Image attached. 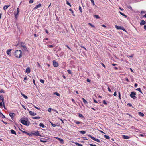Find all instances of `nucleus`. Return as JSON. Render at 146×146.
<instances>
[{
    "label": "nucleus",
    "mask_w": 146,
    "mask_h": 146,
    "mask_svg": "<svg viewBox=\"0 0 146 146\" xmlns=\"http://www.w3.org/2000/svg\"><path fill=\"white\" fill-rule=\"evenodd\" d=\"M37 65H38V66L39 67H41V65H40V64L38 63H37Z\"/></svg>",
    "instance_id": "5fc2aeb1"
},
{
    "label": "nucleus",
    "mask_w": 146,
    "mask_h": 146,
    "mask_svg": "<svg viewBox=\"0 0 146 146\" xmlns=\"http://www.w3.org/2000/svg\"><path fill=\"white\" fill-rule=\"evenodd\" d=\"M127 105H129V106H131L132 105L131 103H129L127 104Z\"/></svg>",
    "instance_id": "052dcab7"
},
{
    "label": "nucleus",
    "mask_w": 146,
    "mask_h": 146,
    "mask_svg": "<svg viewBox=\"0 0 146 146\" xmlns=\"http://www.w3.org/2000/svg\"><path fill=\"white\" fill-rule=\"evenodd\" d=\"M48 46L49 48H52L54 47V46L53 45H48Z\"/></svg>",
    "instance_id": "de8ad7c7"
},
{
    "label": "nucleus",
    "mask_w": 146,
    "mask_h": 146,
    "mask_svg": "<svg viewBox=\"0 0 146 146\" xmlns=\"http://www.w3.org/2000/svg\"><path fill=\"white\" fill-rule=\"evenodd\" d=\"M9 116L12 119L13 118L15 115V114L13 113H9Z\"/></svg>",
    "instance_id": "4468645a"
},
{
    "label": "nucleus",
    "mask_w": 146,
    "mask_h": 146,
    "mask_svg": "<svg viewBox=\"0 0 146 146\" xmlns=\"http://www.w3.org/2000/svg\"><path fill=\"white\" fill-rule=\"evenodd\" d=\"M78 115H79V116L80 117H82V118H83V117H84L81 114L79 113V114H78Z\"/></svg>",
    "instance_id": "4c0bfd02"
},
{
    "label": "nucleus",
    "mask_w": 146,
    "mask_h": 146,
    "mask_svg": "<svg viewBox=\"0 0 146 146\" xmlns=\"http://www.w3.org/2000/svg\"><path fill=\"white\" fill-rule=\"evenodd\" d=\"M46 139H40V141L42 142H47Z\"/></svg>",
    "instance_id": "6ab92c4d"
},
{
    "label": "nucleus",
    "mask_w": 146,
    "mask_h": 146,
    "mask_svg": "<svg viewBox=\"0 0 146 146\" xmlns=\"http://www.w3.org/2000/svg\"><path fill=\"white\" fill-rule=\"evenodd\" d=\"M83 100V102L84 104H87L88 103L87 101H86L85 99L83 98H82Z\"/></svg>",
    "instance_id": "4be33fe9"
},
{
    "label": "nucleus",
    "mask_w": 146,
    "mask_h": 146,
    "mask_svg": "<svg viewBox=\"0 0 146 146\" xmlns=\"http://www.w3.org/2000/svg\"><path fill=\"white\" fill-rule=\"evenodd\" d=\"M29 113L32 116H35L36 115V113L33 112L32 111H29Z\"/></svg>",
    "instance_id": "9b49d317"
},
{
    "label": "nucleus",
    "mask_w": 146,
    "mask_h": 146,
    "mask_svg": "<svg viewBox=\"0 0 146 146\" xmlns=\"http://www.w3.org/2000/svg\"><path fill=\"white\" fill-rule=\"evenodd\" d=\"M31 70L29 67L27 68L25 72L29 73L30 72Z\"/></svg>",
    "instance_id": "f8f14e48"
},
{
    "label": "nucleus",
    "mask_w": 146,
    "mask_h": 146,
    "mask_svg": "<svg viewBox=\"0 0 146 146\" xmlns=\"http://www.w3.org/2000/svg\"><path fill=\"white\" fill-rule=\"evenodd\" d=\"M3 104V102H0V107L1 108H2Z\"/></svg>",
    "instance_id": "f704fd0d"
},
{
    "label": "nucleus",
    "mask_w": 146,
    "mask_h": 146,
    "mask_svg": "<svg viewBox=\"0 0 146 146\" xmlns=\"http://www.w3.org/2000/svg\"><path fill=\"white\" fill-rule=\"evenodd\" d=\"M50 122L51 124L53 126V127H55L56 126V124H53L51 122Z\"/></svg>",
    "instance_id": "e433bc0d"
},
{
    "label": "nucleus",
    "mask_w": 146,
    "mask_h": 146,
    "mask_svg": "<svg viewBox=\"0 0 146 146\" xmlns=\"http://www.w3.org/2000/svg\"><path fill=\"white\" fill-rule=\"evenodd\" d=\"M90 146H96L95 145H93V144H90L89 145Z\"/></svg>",
    "instance_id": "e2e57ef3"
},
{
    "label": "nucleus",
    "mask_w": 146,
    "mask_h": 146,
    "mask_svg": "<svg viewBox=\"0 0 146 146\" xmlns=\"http://www.w3.org/2000/svg\"><path fill=\"white\" fill-rule=\"evenodd\" d=\"M101 26L104 28H106V27L104 25H102Z\"/></svg>",
    "instance_id": "69168bd1"
},
{
    "label": "nucleus",
    "mask_w": 146,
    "mask_h": 146,
    "mask_svg": "<svg viewBox=\"0 0 146 146\" xmlns=\"http://www.w3.org/2000/svg\"><path fill=\"white\" fill-rule=\"evenodd\" d=\"M0 93H4V91L3 89H1L0 90Z\"/></svg>",
    "instance_id": "3c124183"
},
{
    "label": "nucleus",
    "mask_w": 146,
    "mask_h": 146,
    "mask_svg": "<svg viewBox=\"0 0 146 146\" xmlns=\"http://www.w3.org/2000/svg\"><path fill=\"white\" fill-rule=\"evenodd\" d=\"M115 27L117 29H121L123 30L124 31H126L125 29L123 27L119 26L116 25H115Z\"/></svg>",
    "instance_id": "39448f33"
},
{
    "label": "nucleus",
    "mask_w": 146,
    "mask_h": 146,
    "mask_svg": "<svg viewBox=\"0 0 146 146\" xmlns=\"http://www.w3.org/2000/svg\"><path fill=\"white\" fill-rule=\"evenodd\" d=\"M20 121L22 124L26 126H28L29 125V123H27V121L25 120L20 119Z\"/></svg>",
    "instance_id": "f03ea898"
},
{
    "label": "nucleus",
    "mask_w": 146,
    "mask_h": 146,
    "mask_svg": "<svg viewBox=\"0 0 146 146\" xmlns=\"http://www.w3.org/2000/svg\"><path fill=\"white\" fill-rule=\"evenodd\" d=\"M33 82L34 84L35 85L36 84H35V82L34 80V79H33Z\"/></svg>",
    "instance_id": "680f3d73"
},
{
    "label": "nucleus",
    "mask_w": 146,
    "mask_h": 146,
    "mask_svg": "<svg viewBox=\"0 0 146 146\" xmlns=\"http://www.w3.org/2000/svg\"><path fill=\"white\" fill-rule=\"evenodd\" d=\"M0 115L3 118H5V116L1 113L0 114Z\"/></svg>",
    "instance_id": "c756f323"
},
{
    "label": "nucleus",
    "mask_w": 146,
    "mask_h": 146,
    "mask_svg": "<svg viewBox=\"0 0 146 146\" xmlns=\"http://www.w3.org/2000/svg\"><path fill=\"white\" fill-rule=\"evenodd\" d=\"M86 80L88 82H90V80L89 79H87Z\"/></svg>",
    "instance_id": "0e129e2a"
},
{
    "label": "nucleus",
    "mask_w": 146,
    "mask_h": 146,
    "mask_svg": "<svg viewBox=\"0 0 146 146\" xmlns=\"http://www.w3.org/2000/svg\"><path fill=\"white\" fill-rule=\"evenodd\" d=\"M53 66L54 67H57L58 66V63L56 61L54 60L53 61Z\"/></svg>",
    "instance_id": "0eeeda50"
},
{
    "label": "nucleus",
    "mask_w": 146,
    "mask_h": 146,
    "mask_svg": "<svg viewBox=\"0 0 146 146\" xmlns=\"http://www.w3.org/2000/svg\"><path fill=\"white\" fill-rule=\"evenodd\" d=\"M27 80V76H26L24 78V80Z\"/></svg>",
    "instance_id": "bf43d9fd"
},
{
    "label": "nucleus",
    "mask_w": 146,
    "mask_h": 146,
    "mask_svg": "<svg viewBox=\"0 0 146 146\" xmlns=\"http://www.w3.org/2000/svg\"><path fill=\"white\" fill-rule=\"evenodd\" d=\"M119 98H120V99H121V95H120V92H119Z\"/></svg>",
    "instance_id": "4d7b16f0"
},
{
    "label": "nucleus",
    "mask_w": 146,
    "mask_h": 146,
    "mask_svg": "<svg viewBox=\"0 0 146 146\" xmlns=\"http://www.w3.org/2000/svg\"><path fill=\"white\" fill-rule=\"evenodd\" d=\"M41 6V4L40 3L38 4V5H37L35 7H34L33 10H36L38 8L40 7Z\"/></svg>",
    "instance_id": "1a4fd4ad"
},
{
    "label": "nucleus",
    "mask_w": 146,
    "mask_h": 146,
    "mask_svg": "<svg viewBox=\"0 0 146 146\" xmlns=\"http://www.w3.org/2000/svg\"><path fill=\"white\" fill-rule=\"evenodd\" d=\"M29 3L31 4L33 2V0H30L29 1Z\"/></svg>",
    "instance_id": "09e8293b"
},
{
    "label": "nucleus",
    "mask_w": 146,
    "mask_h": 146,
    "mask_svg": "<svg viewBox=\"0 0 146 146\" xmlns=\"http://www.w3.org/2000/svg\"><path fill=\"white\" fill-rule=\"evenodd\" d=\"M135 95L136 93H135L132 92L131 93L130 96L131 98L134 99V97H135Z\"/></svg>",
    "instance_id": "6e6552de"
},
{
    "label": "nucleus",
    "mask_w": 146,
    "mask_h": 146,
    "mask_svg": "<svg viewBox=\"0 0 146 146\" xmlns=\"http://www.w3.org/2000/svg\"><path fill=\"white\" fill-rule=\"evenodd\" d=\"M12 50L11 49H8V50L7 51V54L9 56H11V51Z\"/></svg>",
    "instance_id": "9d476101"
},
{
    "label": "nucleus",
    "mask_w": 146,
    "mask_h": 146,
    "mask_svg": "<svg viewBox=\"0 0 146 146\" xmlns=\"http://www.w3.org/2000/svg\"><path fill=\"white\" fill-rule=\"evenodd\" d=\"M40 81L41 83H44V80L42 79H40Z\"/></svg>",
    "instance_id": "a19ab883"
},
{
    "label": "nucleus",
    "mask_w": 146,
    "mask_h": 146,
    "mask_svg": "<svg viewBox=\"0 0 146 146\" xmlns=\"http://www.w3.org/2000/svg\"><path fill=\"white\" fill-rule=\"evenodd\" d=\"M40 117H32V118L34 119H40Z\"/></svg>",
    "instance_id": "7c9ffc66"
},
{
    "label": "nucleus",
    "mask_w": 146,
    "mask_h": 146,
    "mask_svg": "<svg viewBox=\"0 0 146 146\" xmlns=\"http://www.w3.org/2000/svg\"><path fill=\"white\" fill-rule=\"evenodd\" d=\"M39 126L43 128H44L45 127L44 125L42 123H41L39 124Z\"/></svg>",
    "instance_id": "aec40b11"
},
{
    "label": "nucleus",
    "mask_w": 146,
    "mask_h": 146,
    "mask_svg": "<svg viewBox=\"0 0 146 146\" xmlns=\"http://www.w3.org/2000/svg\"><path fill=\"white\" fill-rule=\"evenodd\" d=\"M19 130L21 132H22V133H25V134H27V132H26V131H23L22 130H21V129L20 128H19Z\"/></svg>",
    "instance_id": "cd10ccee"
},
{
    "label": "nucleus",
    "mask_w": 146,
    "mask_h": 146,
    "mask_svg": "<svg viewBox=\"0 0 146 146\" xmlns=\"http://www.w3.org/2000/svg\"><path fill=\"white\" fill-rule=\"evenodd\" d=\"M33 106H34V107L36 108V109H37L38 110H39L40 109L39 108H38V107H36L34 105Z\"/></svg>",
    "instance_id": "8fccbe9b"
},
{
    "label": "nucleus",
    "mask_w": 146,
    "mask_h": 146,
    "mask_svg": "<svg viewBox=\"0 0 146 146\" xmlns=\"http://www.w3.org/2000/svg\"><path fill=\"white\" fill-rule=\"evenodd\" d=\"M21 94L25 98L27 99L28 98L23 93H21Z\"/></svg>",
    "instance_id": "b1692460"
},
{
    "label": "nucleus",
    "mask_w": 146,
    "mask_h": 146,
    "mask_svg": "<svg viewBox=\"0 0 146 146\" xmlns=\"http://www.w3.org/2000/svg\"><path fill=\"white\" fill-rule=\"evenodd\" d=\"M117 95L116 92L115 91L114 93V96H116Z\"/></svg>",
    "instance_id": "6e6d98bb"
},
{
    "label": "nucleus",
    "mask_w": 146,
    "mask_h": 146,
    "mask_svg": "<svg viewBox=\"0 0 146 146\" xmlns=\"http://www.w3.org/2000/svg\"><path fill=\"white\" fill-rule=\"evenodd\" d=\"M88 25H90V26H91L92 27H95L94 26L92 25L91 23H89L88 24Z\"/></svg>",
    "instance_id": "c03bdc74"
},
{
    "label": "nucleus",
    "mask_w": 146,
    "mask_h": 146,
    "mask_svg": "<svg viewBox=\"0 0 146 146\" xmlns=\"http://www.w3.org/2000/svg\"><path fill=\"white\" fill-rule=\"evenodd\" d=\"M74 122L77 124H79L80 123V122L79 121H75Z\"/></svg>",
    "instance_id": "a18cd8bd"
},
{
    "label": "nucleus",
    "mask_w": 146,
    "mask_h": 146,
    "mask_svg": "<svg viewBox=\"0 0 146 146\" xmlns=\"http://www.w3.org/2000/svg\"><path fill=\"white\" fill-rule=\"evenodd\" d=\"M69 11H70L71 12V13L72 14V15L74 16H75V14H74V12H73V11L72 9H69Z\"/></svg>",
    "instance_id": "412c9836"
},
{
    "label": "nucleus",
    "mask_w": 146,
    "mask_h": 146,
    "mask_svg": "<svg viewBox=\"0 0 146 146\" xmlns=\"http://www.w3.org/2000/svg\"><path fill=\"white\" fill-rule=\"evenodd\" d=\"M10 6V5H5L3 7V9L5 10H6L9 6Z\"/></svg>",
    "instance_id": "ddd939ff"
},
{
    "label": "nucleus",
    "mask_w": 146,
    "mask_h": 146,
    "mask_svg": "<svg viewBox=\"0 0 146 146\" xmlns=\"http://www.w3.org/2000/svg\"><path fill=\"white\" fill-rule=\"evenodd\" d=\"M27 134L28 135H29V136H32V135H33L32 134V133H27Z\"/></svg>",
    "instance_id": "603ef678"
},
{
    "label": "nucleus",
    "mask_w": 146,
    "mask_h": 146,
    "mask_svg": "<svg viewBox=\"0 0 146 146\" xmlns=\"http://www.w3.org/2000/svg\"><path fill=\"white\" fill-rule=\"evenodd\" d=\"M32 134L33 135L35 136H41V135H40L39 133V131H37L36 132L33 131L32 132Z\"/></svg>",
    "instance_id": "20e7f679"
},
{
    "label": "nucleus",
    "mask_w": 146,
    "mask_h": 146,
    "mask_svg": "<svg viewBox=\"0 0 146 146\" xmlns=\"http://www.w3.org/2000/svg\"><path fill=\"white\" fill-rule=\"evenodd\" d=\"M94 17L97 19H99L100 18L98 15H95L94 16Z\"/></svg>",
    "instance_id": "2f4dec72"
},
{
    "label": "nucleus",
    "mask_w": 146,
    "mask_h": 146,
    "mask_svg": "<svg viewBox=\"0 0 146 146\" xmlns=\"http://www.w3.org/2000/svg\"><path fill=\"white\" fill-rule=\"evenodd\" d=\"M127 57L129 58V57H133V54H132L130 56H127Z\"/></svg>",
    "instance_id": "864d4df0"
},
{
    "label": "nucleus",
    "mask_w": 146,
    "mask_h": 146,
    "mask_svg": "<svg viewBox=\"0 0 146 146\" xmlns=\"http://www.w3.org/2000/svg\"><path fill=\"white\" fill-rule=\"evenodd\" d=\"M88 136L89 137H90L91 138V139L93 140H94L98 142H100V141L99 140L96 139L95 138L93 137L92 136H91L90 135H89Z\"/></svg>",
    "instance_id": "423d86ee"
},
{
    "label": "nucleus",
    "mask_w": 146,
    "mask_h": 146,
    "mask_svg": "<svg viewBox=\"0 0 146 146\" xmlns=\"http://www.w3.org/2000/svg\"><path fill=\"white\" fill-rule=\"evenodd\" d=\"M139 115L141 117H143L144 116V114L142 112H139L138 113Z\"/></svg>",
    "instance_id": "f3484780"
},
{
    "label": "nucleus",
    "mask_w": 146,
    "mask_h": 146,
    "mask_svg": "<svg viewBox=\"0 0 146 146\" xmlns=\"http://www.w3.org/2000/svg\"><path fill=\"white\" fill-rule=\"evenodd\" d=\"M79 10L81 12H82V8H81V7L80 6L79 7Z\"/></svg>",
    "instance_id": "79ce46f5"
},
{
    "label": "nucleus",
    "mask_w": 146,
    "mask_h": 146,
    "mask_svg": "<svg viewBox=\"0 0 146 146\" xmlns=\"http://www.w3.org/2000/svg\"><path fill=\"white\" fill-rule=\"evenodd\" d=\"M103 103L105 105H107V103H106V102L105 101V100H103Z\"/></svg>",
    "instance_id": "49530a36"
},
{
    "label": "nucleus",
    "mask_w": 146,
    "mask_h": 146,
    "mask_svg": "<svg viewBox=\"0 0 146 146\" xmlns=\"http://www.w3.org/2000/svg\"><path fill=\"white\" fill-rule=\"evenodd\" d=\"M104 137L106 139H110V137L109 136L106 135H104Z\"/></svg>",
    "instance_id": "bb28decb"
},
{
    "label": "nucleus",
    "mask_w": 146,
    "mask_h": 146,
    "mask_svg": "<svg viewBox=\"0 0 146 146\" xmlns=\"http://www.w3.org/2000/svg\"><path fill=\"white\" fill-rule=\"evenodd\" d=\"M144 28L145 30H146V25H145L144 26Z\"/></svg>",
    "instance_id": "774afa93"
},
{
    "label": "nucleus",
    "mask_w": 146,
    "mask_h": 146,
    "mask_svg": "<svg viewBox=\"0 0 146 146\" xmlns=\"http://www.w3.org/2000/svg\"><path fill=\"white\" fill-rule=\"evenodd\" d=\"M122 137L124 139H129V137L126 135H122Z\"/></svg>",
    "instance_id": "2eb2a0df"
},
{
    "label": "nucleus",
    "mask_w": 146,
    "mask_h": 146,
    "mask_svg": "<svg viewBox=\"0 0 146 146\" xmlns=\"http://www.w3.org/2000/svg\"><path fill=\"white\" fill-rule=\"evenodd\" d=\"M75 143L76 144V145H78V146H82V145L76 142Z\"/></svg>",
    "instance_id": "c85d7f7f"
},
{
    "label": "nucleus",
    "mask_w": 146,
    "mask_h": 146,
    "mask_svg": "<svg viewBox=\"0 0 146 146\" xmlns=\"http://www.w3.org/2000/svg\"><path fill=\"white\" fill-rule=\"evenodd\" d=\"M138 86V85L137 84L135 83L134 85V86L135 87H137Z\"/></svg>",
    "instance_id": "338daca9"
},
{
    "label": "nucleus",
    "mask_w": 146,
    "mask_h": 146,
    "mask_svg": "<svg viewBox=\"0 0 146 146\" xmlns=\"http://www.w3.org/2000/svg\"><path fill=\"white\" fill-rule=\"evenodd\" d=\"M52 110V109L51 108H49L48 109V111L49 112H51Z\"/></svg>",
    "instance_id": "37998d69"
},
{
    "label": "nucleus",
    "mask_w": 146,
    "mask_h": 146,
    "mask_svg": "<svg viewBox=\"0 0 146 146\" xmlns=\"http://www.w3.org/2000/svg\"><path fill=\"white\" fill-rule=\"evenodd\" d=\"M67 72L70 74H72L71 71L70 70H67Z\"/></svg>",
    "instance_id": "ea45409f"
},
{
    "label": "nucleus",
    "mask_w": 146,
    "mask_h": 146,
    "mask_svg": "<svg viewBox=\"0 0 146 146\" xmlns=\"http://www.w3.org/2000/svg\"><path fill=\"white\" fill-rule=\"evenodd\" d=\"M0 99L2 101V102H3V104H4V98L3 96H0Z\"/></svg>",
    "instance_id": "5701e85b"
},
{
    "label": "nucleus",
    "mask_w": 146,
    "mask_h": 146,
    "mask_svg": "<svg viewBox=\"0 0 146 146\" xmlns=\"http://www.w3.org/2000/svg\"><path fill=\"white\" fill-rule=\"evenodd\" d=\"M108 90L109 92H111V90L110 89V88L109 87H108Z\"/></svg>",
    "instance_id": "13d9d810"
},
{
    "label": "nucleus",
    "mask_w": 146,
    "mask_h": 146,
    "mask_svg": "<svg viewBox=\"0 0 146 146\" xmlns=\"http://www.w3.org/2000/svg\"><path fill=\"white\" fill-rule=\"evenodd\" d=\"M15 56L17 58H19L22 56V52L20 50H17L15 52Z\"/></svg>",
    "instance_id": "f257e3e1"
},
{
    "label": "nucleus",
    "mask_w": 146,
    "mask_h": 146,
    "mask_svg": "<svg viewBox=\"0 0 146 146\" xmlns=\"http://www.w3.org/2000/svg\"><path fill=\"white\" fill-rule=\"evenodd\" d=\"M119 13H120V14L121 15H122V16H124L125 17H127V16L125 15L123 13H122L121 12H119Z\"/></svg>",
    "instance_id": "473e14b6"
},
{
    "label": "nucleus",
    "mask_w": 146,
    "mask_h": 146,
    "mask_svg": "<svg viewBox=\"0 0 146 146\" xmlns=\"http://www.w3.org/2000/svg\"><path fill=\"white\" fill-rule=\"evenodd\" d=\"M145 23L146 22L143 20H142L140 23V25H145Z\"/></svg>",
    "instance_id": "dca6fc26"
},
{
    "label": "nucleus",
    "mask_w": 146,
    "mask_h": 146,
    "mask_svg": "<svg viewBox=\"0 0 146 146\" xmlns=\"http://www.w3.org/2000/svg\"><path fill=\"white\" fill-rule=\"evenodd\" d=\"M136 90L137 91H139L141 93H142V92L141 91V89L140 88H138L136 89Z\"/></svg>",
    "instance_id": "72a5a7b5"
},
{
    "label": "nucleus",
    "mask_w": 146,
    "mask_h": 146,
    "mask_svg": "<svg viewBox=\"0 0 146 146\" xmlns=\"http://www.w3.org/2000/svg\"><path fill=\"white\" fill-rule=\"evenodd\" d=\"M59 140L62 144H63L64 143V141L62 139L60 138Z\"/></svg>",
    "instance_id": "a878e982"
},
{
    "label": "nucleus",
    "mask_w": 146,
    "mask_h": 146,
    "mask_svg": "<svg viewBox=\"0 0 146 146\" xmlns=\"http://www.w3.org/2000/svg\"><path fill=\"white\" fill-rule=\"evenodd\" d=\"M53 94L56 95L58 96H60V94L58 92H54L53 93Z\"/></svg>",
    "instance_id": "393cba45"
},
{
    "label": "nucleus",
    "mask_w": 146,
    "mask_h": 146,
    "mask_svg": "<svg viewBox=\"0 0 146 146\" xmlns=\"http://www.w3.org/2000/svg\"><path fill=\"white\" fill-rule=\"evenodd\" d=\"M19 9L18 8L17 9L16 11L14 12V15L15 16V18L16 19L18 17V15H19Z\"/></svg>",
    "instance_id": "7ed1b4c3"
},
{
    "label": "nucleus",
    "mask_w": 146,
    "mask_h": 146,
    "mask_svg": "<svg viewBox=\"0 0 146 146\" xmlns=\"http://www.w3.org/2000/svg\"><path fill=\"white\" fill-rule=\"evenodd\" d=\"M80 133L82 134H84L86 133V132L84 131H80Z\"/></svg>",
    "instance_id": "c9c22d12"
},
{
    "label": "nucleus",
    "mask_w": 146,
    "mask_h": 146,
    "mask_svg": "<svg viewBox=\"0 0 146 146\" xmlns=\"http://www.w3.org/2000/svg\"><path fill=\"white\" fill-rule=\"evenodd\" d=\"M66 4L69 5L70 7H71V5L70 4V3L68 1H66Z\"/></svg>",
    "instance_id": "58836bf2"
},
{
    "label": "nucleus",
    "mask_w": 146,
    "mask_h": 146,
    "mask_svg": "<svg viewBox=\"0 0 146 146\" xmlns=\"http://www.w3.org/2000/svg\"><path fill=\"white\" fill-rule=\"evenodd\" d=\"M11 132L12 134H15V135L16 134V133L15 131L13 130H11Z\"/></svg>",
    "instance_id": "a211bd4d"
}]
</instances>
